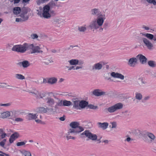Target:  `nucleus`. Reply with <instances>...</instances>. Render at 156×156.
<instances>
[{"instance_id":"37998d69","label":"nucleus","mask_w":156,"mask_h":156,"mask_svg":"<svg viewBox=\"0 0 156 156\" xmlns=\"http://www.w3.org/2000/svg\"><path fill=\"white\" fill-rule=\"evenodd\" d=\"M11 105V103H9L6 104H0V106H5V107H8L10 106Z\"/></svg>"},{"instance_id":"bb28decb","label":"nucleus","mask_w":156,"mask_h":156,"mask_svg":"<svg viewBox=\"0 0 156 156\" xmlns=\"http://www.w3.org/2000/svg\"><path fill=\"white\" fill-rule=\"evenodd\" d=\"M37 112L41 113H47L46 108L43 107L38 108L37 109Z\"/></svg>"},{"instance_id":"680f3d73","label":"nucleus","mask_w":156,"mask_h":156,"mask_svg":"<svg viewBox=\"0 0 156 156\" xmlns=\"http://www.w3.org/2000/svg\"><path fill=\"white\" fill-rule=\"evenodd\" d=\"M130 140H133V139H132L130 137H128L125 140V141H127L128 142H129L130 141Z\"/></svg>"},{"instance_id":"bf43d9fd","label":"nucleus","mask_w":156,"mask_h":156,"mask_svg":"<svg viewBox=\"0 0 156 156\" xmlns=\"http://www.w3.org/2000/svg\"><path fill=\"white\" fill-rule=\"evenodd\" d=\"M79 62L78 64L79 65L81 66L84 63V62L83 60H79Z\"/></svg>"},{"instance_id":"0e129e2a","label":"nucleus","mask_w":156,"mask_h":156,"mask_svg":"<svg viewBox=\"0 0 156 156\" xmlns=\"http://www.w3.org/2000/svg\"><path fill=\"white\" fill-rule=\"evenodd\" d=\"M65 116L64 115L62 117H60L59 119L61 121H64L65 120Z\"/></svg>"},{"instance_id":"2f4dec72","label":"nucleus","mask_w":156,"mask_h":156,"mask_svg":"<svg viewBox=\"0 0 156 156\" xmlns=\"http://www.w3.org/2000/svg\"><path fill=\"white\" fill-rule=\"evenodd\" d=\"M29 8L28 7H23L21 10V14H27L28 12L30 11L29 10Z\"/></svg>"},{"instance_id":"4be33fe9","label":"nucleus","mask_w":156,"mask_h":156,"mask_svg":"<svg viewBox=\"0 0 156 156\" xmlns=\"http://www.w3.org/2000/svg\"><path fill=\"white\" fill-rule=\"evenodd\" d=\"M74 101H73V108H75L77 110L80 109V101L76 99H75Z\"/></svg>"},{"instance_id":"052dcab7","label":"nucleus","mask_w":156,"mask_h":156,"mask_svg":"<svg viewBox=\"0 0 156 156\" xmlns=\"http://www.w3.org/2000/svg\"><path fill=\"white\" fill-rule=\"evenodd\" d=\"M83 67V66L82 65L80 66H77L75 68H74V70H77L80 69H82Z\"/></svg>"},{"instance_id":"79ce46f5","label":"nucleus","mask_w":156,"mask_h":156,"mask_svg":"<svg viewBox=\"0 0 156 156\" xmlns=\"http://www.w3.org/2000/svg\"><path fill=\"white\" fill-rule=\"evenodd\" d=\"M48 5L49 6H51V7H52L54 6H56V5L55 4V3L53 1H51L48 4Z\"/></svg>"},{"instance_id":"72a5a7b5","label":"nucleus","mask_w":156,"mask_h":156,"mask_svg":"<svg viewBox=\"0 0 156 156\" xmlns=\"http://www.w3.org/2000/svg\"><path fill=\"white\" fill-rule=\"evenodd\" d=\"M15 77L16 78L19 80H22L24 79L25 78L24 76L21 74H16L15 75Z\"/></svg>"},{"instance_id":"473e14b6","label":"nucleus","mask_w":156,"mask_h":156,"mask_svg":"<svg viewBox=\"0 0 156 156\" xmlns=\"http://www.w3.org/2000/svg\"><path fill=\"white\" fill-rule=\"evenodd\" d=\"M20 16L24 22L28 20L29 17V16L27 14H21Z\"/></svg>"},{"instance_id":"dca6fc26","label":"nucleus","mask_w":156,"mask_h":156,"mask_svg":"<svg viewBox=\"0 0 156 156\" xmlns=\"http://www.w3.org/2000/svg\"><path fill=\"white\" fill-rule=\"evenodd\" d=\"M137 58L135 57L130 58L128 61V64L131 66L134 67L137 63Z\"/></svg>"},{"instance_id":"20e7f679","label":"nucleus","mask_w":156,"mask_h":156,"mask_svg":"<svg viewBox=\"0 0 156 156\" xmlns=\"http://www.w3.org/2000/svg\"><path fill=\"white\" fill-rule=\"evenodd\" d=\"M81 136L85 135L89 139L93 140H95L97 139V136L96 134H93L89 130H86L80 134Z\"/></svg>"},{"instance_id":"49530a36","label":"nucleus","mask_w":156,"mask_h":156,"mask_svg":"<svg viewBox=\"0 0 156 156\" xmlns=\"http://www.w3.org/2000/svg\"><path fill=\"white\" fill-rule=\"evenodd\" d=\"M31 37L33 39H35L38 37V36L36 34H33L31 35Z\"/></svg>"},{"instance_id":"6e6d98bb","label":"nucleus","mask_w":156,"mask_h":156,"mask_svg":"<svg viewBox=\"0 0 156 156\" xmlns=\"http://www.w3.org/2000/svg\"><path fill=\"white\" fill-rule=\"evenodd\" d=\"M6 136H7V134L5 133H4V132L3 133H2V134L1 135V138L3 139Z\"/></svg>"},{"instance_id":"39448f33","label":"nucleus","mask_w":156,"mask_h":156,"mask_svg":"<svg viewBox=\"0 0 156 156\" xmlns=\"http://www.w3.org/2000/svg\"><path fill=\"white\" fill-rule=\"evenodd\" d=\"M50 10V7L48 5L44 6L43 10V13L42 16L45 19H49L51 17V14H50L49 12Z\"/></svg>"},{"instance_id":"f8f14e48","label":"nucleus","mask_w":156,"mask_h":156,"mask_svg":"<svg viewBox=\"0 0 156 156\" xmlns=\"http://www.w3.org/2000/svg\"><path fill=\"white\" fill-rule=\"evenodd\" d=\"M103 64L102 62H100L95 64L92 67V70L95 71L96 70H100L103 67Z\"/></svg>"},{"instance_id":"5701e85b","label":"nucleus","mask_w":156,"mask_h":156,"mask_svg":"<svg viewBox=\"0 0 156 156\" xmlns=\"http://www.w3.org/2000/svg\"><path fill=\"white\" fill-rule=\"evenodd\" d=\"M146 134L147 136L150 139V142L151 143L154 140L155 136L153 134L151 133L147 132Z\"/></svg>"},{"instance_id":"f3484780","label":"nucleus","mask_w":156,"mask_h":156,"mask_svg":"<svg viewBox=\"0 0 156 156\" xmlns=\"http://www.w3.org/2000/svg\"><path fill=\"white\" fill-rule=\"evenodd\" d=\"M17 64L20 66H22L24 68H26L30 66L29 61L27 60H24L22 62H20L18 63Z\"/></svg>"},{"instance_id":"0eeeda50","label":"nucleus","mask_w":156,"mask_h":156,"mask_svg":"<svg viewBox=\"0 0 156 156\" xmlns=\"http://www.w3.org/2000/svg\"><path fill=\"white\" fill-rule=\"evenodd\" d=\"M95 20H96L97 24L100 27L99 29V31L101 32L103 30V28H102L101 26L104 22V19L101 16H98L97 19H95Z\"/></svg>"},{"instance_id":"412c9836","label":"nucleus","mask_w":156,"mask_h":156,"mask_svg":"<svg viewBox=\"0 0 156 156\" xmlns=\"http://www.w3.org/2000/svg\"><path fill=\"white\" fill-rule=\"evenodd\" d=\"M97 124L99 128H102L103 129H106L108 125V123L107 122H104L102 123L100 122H98Z\"/></svg>"},{"instance_id":"58836bf2","label":"nucleus","mask_w":156,"mask_h":156,"mask_svg":"<svg viewBox=\"0 0 156 156\" xmlns=\"http://www.w3.org/2000/svg\"><path fill=\"white\" fill-rule=\"evenodd\" d=\"M78 30L80 32H84L86 30V28L83 26L78 27Z\"/></svg>"},{"instance_id":"603ef678","label":"nucleus","mask_w":156,"mask_h":156,"mask_svg":"<svg viewBox=\"0 0 156 156\" xmlns=\"http://www.w3.org/2000/svg\"><path fill=\"white\" fill-rule=\"evenodd\" d=\"M143 137H144V140L145 142H148L149 143H151L150 142V141H149V140L147 138V136H144Z\"/></svg>"},{"instance_id":"9b49d317","label":"nucleus","mask_w":156,"mask_h":156,"mask_svg":"<svg viewBox=\"0 0 156 156\" xmlns=\"http://www.w3.org/2000/svg\"><path fill=\"white\" fill-rule=\"evenodd\" d=\"M142 40L145 45L148 49L151 50L153 48V45L146 38L143 37L142 38Z\"/></svg>"},{"instance_id":"6e6552de","label":"nucleus","mask_w":156,"mask_h":156,"mask_svg":"<svg viewBox=\"0 0 156 156\" xmlns=\"http://www.w3.org/2000/svg\"><path fill=\"white\" fill-rule=\"evenodd\" d=\"M97 23L96 20H94L92 21L90 23L88 26V27L90 28L91 30H93V31H94V30H96L100 28Z\"/></svg>"},{"instance_id":"a18cd8bd","label":"nucleus","mask_w":156,"mask_h":156,"mask_svg":"<svg viewBox=\"0 0 156 156\" xmlns=\"http://www.w3.org/2000/svg\"><path fill=\"white\" fill-rule=\"evenodd\" d=\"M54 20L55 22L58 24L60 23L62 21L60 19L57 18H55Z\"/></svg>"},{"instance_id":"c756f323","label":"nucleus","mask_w":156,"mask_h":156,"mask_svg":"<svg viewBox=\"0 0 156 156\" xmlns=\"http://www.w3.org/2000/svg\"><path fill=\"white\" fill-rule=\"evenodd\" d=\"M47 113H48L49 114H54L55 113V111H54V109L52 108H49L47 107H46Z\"/></svg>"},{"instance_id":"4d7b16f0","label":"nucleus","mask_w":156,"mask_h":156,"mask_svg":"<svg viewBox=\"0 0 156 156\" xmlns=\"http://www.w3.org/2000/svg\"><path fill=\"white\" fill-rule=\"evenodd\" d=\"M60 102V100H59L58 101V102L57 103L56 105H55V108H58V106H60V107H62L61 106H60V105H59V103Z\"/></svg>"},{"instance_id":"b1692460","label":"nucleus","mask_w":156,"mask_h":156,"mask_svg":"<svg viewBox=\"0 0 156 156\" xmlns=\"http://www.w3.org/2000/svg\"><path fill=\"white\" fill-rule=\"evenodd\" d=\"M88 102L85 100H81L80 101V109L83 108L87 106Z\"/></svg>"},{"instance_id":"de8ad7c7","label":"nucleus","mask_w":156,"mask_h":156,"mask_svg":"<svg viewBox=\"0 0 156 156\" xmlns=\"http://www.w3.org/2000/svg\"><path fill=\"white\" fill-rule=\"evenodd\" d=\"M112 124V128H115L117 126L116 123L115 122H111Z\"/></svg>"},{"instance_id":"c85d7f7f","label":"nucleus","mask_w":156,"mask_h":156,"mask_svg":"<svg viewBox=\"0 0 156 156\" xmlns=\"http://www.w3.org/2000/svg\"><path fill=\"white\" fill-rule=\"evenodd\" d=\"M70 65H75L78 64L79 63V60L76 59H72L68 61Z\"/></svg>"},{"instance_id":"a211bd4d","label":"nucleus","mask_w":156,"mask_h":156,"mask_svg":"<svg viewBox=\"0 0 156 156\" xmlns=\"http://www.w3.org/2000/svg\"><path fill=\"white\" fill-rule=\"evenodd\" d=\"M91 14L92 15L98 16H102V15L100 14V12L98 9H92L91 10Z\"/></svg>"},{"instance_id":"2eb2a0df","label":"nucleus","mask_w":156,"mask_h":156,"mask_svg":"<svg viewBox=\"0 0 156 156\" xmlns=\"http://www.w3.org/2000/svg\"><path fill=\"white\" fill-rule=\"evenodd\" d=\"M45 100L46 101V103L50 107H52L55 103L54 99L51 97H48L46 98Z\"/></svg>"},{"instance_id":"774afa93","label":"nucleus","mask_w":156,"mask_h":156,"mask_svg":"<svg viewBox=\"0 0 156 156\" xmlns=\"http://www.w3.org/2000/svg\"><path fill=\"white\" fill-rule=\"evenodd\" d=\"M153 37L152 40L156 42V35H153Z\"/></svg>"},{"instance_id":"c03bdc74","label":"nucleus","mask_w":156,"mask_h":156,"mask_svg":"<svg viewBox=\"0 0 156 156\" xmlns=\"http://www.w3.org/2000/svg\"><path fill=\"white\" fill-rule=\"evenodd\" d=\"M147 2L149 3L153 4L154 5H156V2L155 0H147Z\"/></svg>"},{"instance_id":"4c0bfd02","label":"nucleus","mask_w":156,"mask_h":156,"mask_svg":"<svg viewBox=\"0 0 156 156\" xmlns=\"http://www.w3.org/2000/svg\"><path fill=\"white\" fill-rule=\"evenodd\" d=\"M146 37L150 40H152L153 39V35L151 34L147 33L146 35Z\"/></svg>"},{"instance_id":"393cba45","label":"nucleus","mask_w":156,"mask_h":156,"mask_svg":"<svg viewBox=\"0 0 156 156\" xmlns=\"http://www.w3.org/2000/svg\"><path fill=\"white\" fill-rule=\"evenodd\" d=\"M21 12V8L19 7H14L13 9V12L14 14L16 15L19 14Z\"/></svg>"},{"instance_id":"6ab92c4d","label":"nucleus","mask_w":156,"mask_h":156,"mask_svg":"<svg viewBox=\"0 0 156 156\" xmlns=\"http://www.w3.org/2000/svg\"><path fill=\"white\" fill-rule=\"evenodd\" d=\"M111 75L114 78H120L122 80H123L124 78V76L121 74L114 72H112L111 73Z\"/></svg>"},{"instance_id":"ddd939ff","label":"nucleus","mask_w":156,"mask_h":156,"mask_svg":"<svg viewBox=\"0 0 156 156\" xmlns=\"http://www.w3.org/2000/svg\"><path fill=\"white\" fill-rule=\"evenodd\" d=\"M20 137V134L18 133L15 132L12 134L9 138V142L10 144L12 143L14 140Z\"/></svg>"},{"instance_id":"09e8293b","label":"nucleus","mask_w":156,"mask_h":156,"mask_svg":"<svg viewBox=\"0 0 156 156\" xmlns=\"http://www.w3.org/2000/svg\"><path fill=\"white\" fill-rule=\"evenodd\" d=\"M108 23L107 22H105L103 25V29L104 28L106 30L107 27L108 26Z\"/></svg>"},{"instance_id":"e2e57ef3","label":"nucleus","mask_w":156,"mask_h":156,"mask_svg":"<svg viewBox=\"0 0 156 156\" xmlns=\"http://www.w3.org/2000/svg\"><path fill=\"white\" fill-rule=\"evenodd\" d=\"M143 28L145 30H149L150 29L149 27H146V26H145L144 25L143 26Z\"/></svg>"},{"instance_id":"e433bc0d","label":"nucleus","mask_w":156,"mask_h":156,"mask_svg":"<svg viewBox=\"0 0 156 156\" xmlns=\"http://www.w3.org/2000/svg\"><path fill=\"white\" fill-rule=\"evenodd\" d=\"M45 94L44 93H40L38 92V95H37L36 96V98L37 99L38 98H42L43 97H45Z\"/></svg>"},{"instance_id":"a19ab883","label":"nucleus","mask_w":156,"mask_h":156,"mask_svg":"<svg viewBox=\"0 0 156 156\" xmlns=\"http://www.w3.org/2000/svg\"><path fill=\"white\" fill-rule=\"evenodd\" d=\"M27 142V141H24L23 142H18L16 144V145L18 146H21L24 145Z\"/></svg>"},{"instance_id":"f704fd0d","label":"nucleus","mask_w":156,"mask_h":156,"mask_svg":"<svg viewBox=\"0 0 156 156\" xmlns=\"http://www.w3.org/2000/svg\"><path fill=\"white\" fill-rule=\"evenodd\" d=\"M21 153L25 156H31L30 152L28 151H23Z\"/></svg>"},{"instance_id":"f03ea898","label":"nucleus","mask_w":156,"mask_h":156,"mask_svg":"<svg viewBox=\"0 0 156 156\" xmlns=\"http://www.w3.org/2000/svg\"><path fill=\"white\" fill-rule=\"evenodd\" d=\"M32 45L30 44L25 43L23 44L16 45L13 46L12 50L18 52L23 53L26 51L29 50V48H31Z\"/></svg>"},{"instance_id":"338daca9","label":"nucleus","mask_w":156,"mask_h":156,"mask_svg":"<svg viewBox=\"0 0 156 156\" xmlns=\"http://www.w3.org/2000/svg\"><path fill=\"white\" fill-rule=\"evenodd\" d=\"M150 98V97L149 96H147V97H145L144 98V101H146L148 100Z\"/></svg>"},{"instance_id":"aec40b11","label":"nucleus","mask_w":156,"mask_h":156,"mask_svg":"<svg viewBox=\"0 0 156 156\" xmlns=\"http://www.w3.org/2000/svg\"><path fill=\"white\" fill-rule=\"evenodd\" d=\"M47 83L50 84H53L56 83L57 81V79L55 77L48 78L47 79Z\"/></svg>"},{"instance_id":"4468645a","label":"nucleus","mask_w":156,"mask_h":156,"mask_svg":"<svg viewBox=\"0 0 156 156\" xmlns=\"http://www.w3.org/2000/svg\"><path fill=\"white\" fill-rule=\"evenodd\" d=\"M60 102L59 103V105L62 106H69L72 105V102L70 101L66 100H60Z\"/></svg>"},{"instance_id":"864d4df0","label":"nucleus","mask_w":156,"mask_h":156,"mask_svg":"<svg viewBox=\"0 0 156 156\" xmlns=\"http://www.w3.org/2000/svg\"><path fill=\"white\" fill-rule=\"evenodd\" d=\"M16 21L18 22H24L22 18H16Z\"/></svg>"},{"instance_id":"3c124183","label":"nucleus","mask_w":156,"mask_h":156,"mask_svg":"<svg viewBox=\"0 0 156 156\" xmlns=\"http://www.w3.org/2000/svg\"><path fill=\"white\" fill-rule=\"evenodd\" d=\"M50 14L51 16H55L56 15V13L53 10H51L50 11Z\"/></svg>"},{"instance_id":"8fccbe9b","label":"nucleus","mask_w":156,"mask_h":156,"mask_svg":"<svg viewBox=\"0 0 156 156\" xmlns=\"http://www.w3.org/2000/svg\"><path fill=\"white\" fill-rule=\"evenodd\" d=\"M15 121L16 122H22L23 121V119L21 118H16L15 120Z\"/></svg>"},{"instance_id":"9d476101","label":"nucleus","mask_w":156,"mask_h":156,"mask_svg":"<svg viewBox=\"0 0 156 156\" xmlns=\"http://www.w3.org/2000/svg\"><path fill=\"white\" fill-rule=\"evenodd\" d=\"M137 59H138L140 62L142 64H146L147 61V58L144 55L141 54L138 55L136 57Z\"/></svg>"},{"instance_id":"f257e3e1","label":"nucleus","mask_w":156,"mask_h":156,"mask_svg":"<svg viewBox=\"0 0 156 156\" xmlns=\"http://www.w3.org/2000/svg\"><path fill=\"white\" fill-rule=\"evenodd\" d=\"M80 123L77 122H72L69 124V126L72 129H70L68 132V135H69L70 133H73L74 135L78 134L83 131L84 128L80 126Z\"/></svg>"},{"instance_id":"a878e982","label":"nucleus","mask_w":156,"mask_h":156,"mask_svg":"<svg viewBox=\"0 0 156 156\" xmlns=\"http://www.w3.org/2000/svg\"><path fill=\"white\" fill-rule=\"evenodd\" d=\"M10 115V113L9 111H6L5 112H2L0 118L5 119L9 117Z\"/></svg>"},{"instance_id":"5fc2aeb1","label":"nucleus","mask_w":156,"mask_h":156,"mask_svg":"<svg viewBox=\"0 0 156 156\" xmlns=\"http://www.w3.org/2000/svg\"><path fill=\"white\" fill-rule=\"evenodd\" d=\"M30 93H32L33 94H34L35 95H38V91L37 90H35L33 92L30 91L29 92Z\"/></svg>"},{"instance_id":"423d86ee","label":"nucleus","mask_w":156,"mask_h":156,"mask_svg":"<svg viewBox=\"0 0 156 156\" xmlns=\"http://www.w3.org/2000/svg\"><path fill=\"white\" fill-rule=\"evenodd\" d=\"M92 94L94 96L97 97L107 95L108 94L107 92H104L99 89L94 90L92 92Z\"/></svg>"},{"instance_id":"1a4fd4ad","label":"nucleus","mask_w":156,"mask_h":156,"mask_svg":"<svg viewBox=\"0 0 156 156\" xmlns=\"http://www.w3.org/2000/svg\"><path fill=\"white\" fill-rule=\"evenodd\" d=\"M30 45H32V47L31 48H29V50L30 49L32 50V51L31 52V54L35 53H42L43 52V51L40 50L41 48L39 46H34L33 44H30Z\"/></svg>"},{"instance_id":"ea45409f","label":"nucleus","mask_w":156,"mask_h":156,"mask_svg":"<svg viewBox=\"0 0 156 156\" xmlns=\"http://www.w3.org/2000/svg\"><path fill=\"white\" fill-rule=\"evenodd\" d=\"M87 106L90 108L93 109H96L98 108L97 106H95L92 104H89V105H88Z\"/></svg>"},{"instance_id":"cd10ccee","label":"nucleus","mask_w":156,"mask_h":156,"mask_svg":"<svg viewBox=\"0 0 156 156\" xmlns=\"http://www.w3.org/2000/svg\"><path fill=\"white\" fill-rule=\"evenodd\" d=\"M27 116L28 117V120H31L33 119H35L37 118V117L36 115V114H33V113H29L27 115Z\"/></svg>"},{"instance_id":"69168bd1","label":"nucleus","mask_w":156,"mask_h":156,"mask_svg":"<svg viewBox=\"0 0 156 156\" xmlns=\"http://www.w3.org/2000/svg\"><path fill=\"white\" fill-rule=\"evenodd\" d=\"M5 144V143L2 142V141H1L0 142V145L2 147H4Z\"/></svg>"},{"instance_id":"7ed1b4c3","label":"nucleus","mask_w":156,"mask_h":156,"mask_svg":"<svg viewBox=\"0 0 156 156\" xmlns=\"http://www.w3.org/2000/svg\"><path fill=\"white\" fill-rule=\"evenodd\" d=\"M123 107V105L122 103H118L108 108H105L104 111L105 112L108 111L110 113H113L118 110L121 109Z\"/></svg>"},{"instance_id":"7c9ffc66","label":"nucleus","mask_w":156,"mask_h":156,"mask_svg":"<svg viewBox=\"0 0 156 156\" xmlns=\"http://www.w3.org/2000/svg\"><path fill=\"white\" fill-rule=\"evenodd\" d=\"M148 65L152 68H154L156 66V64L155 62L152 60H150L148 62Z\"/></svg>"},{"instance_id":"13d9d810","label":"nucleus","mask_w":156,"mask_h":156,"mask_svg":"<svg viewBox=\"0 0 156 156\" xmlns=\"http://www.w3.org/2000/svg\"><path fill=\"white\" fill-rule=\"evenodd\" d=\"M14 87L10 86V85H8L6 86V88L8 89H9L11 90H12Z\"/></svg>"},{"instance_id":"c9c22d12","label":"nucleus","mask_w":156,"mask_h":156,"mask_svg":"<svg viewBox=\"0 0 156 156\" xmlns=\"http://www.w3.org/2000/svg\"><path fill=\"white\" fill-rule=\"evenodd\" d=\"M136 99L139 100H141L142 98V95L140 93H136L135 96Z\"/></svg>"}]
</instances>
